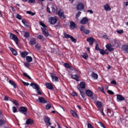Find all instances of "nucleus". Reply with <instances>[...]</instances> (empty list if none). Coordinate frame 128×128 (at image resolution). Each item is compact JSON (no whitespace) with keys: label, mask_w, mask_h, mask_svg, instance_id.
Instances as JSON below:
<instances>
[{"label":"nucleus","mask_w":128,"mask_h":128,"mask_svg":"<svg viewBox=\"0 0 128 128\" xmlns=\"http://www.w3.org/2000/svg\"><path fill=\"white\" fill-rule=\"evenodd\" d=\"M30 36L29 32H24V36L26 38H30Z\"/></svg>","instance_id":"35"},{"label":"nucleus","mask_w":128,"mask_h":128,"mask_svg":"<svg viewBox=\"0 0 128 128\" xmlns=\"http://www.w3.org/2000/svg\"><path fill=\"white\" fill-rule=\"evenodd\" d=\"M95 50H100V47H98V44H97L96 46Z\"/></svg>","instance_id":"55"},{"label":"nucleus","mask_w":128,"mask_h":128,"mask_svg":"<svg viewBox=\"0 0 128 128\" xmlns=\"http://www.w3.org/2000/svg\"><path fill=\"white\" fill-rule=\"evenodd\" d=\"M23 75L24 76L28 78V80H30L32 78H30V76L28 74H26L24 72H23Z\"/></svg>","instance_id":"38"},{"label":"nucleus","mask_w":128,"mask_h":128,"mask_svg":"<svg viewBox=\"0 0 128 128\" xmlns=\"http://www.w3.org/2000/svg\"><path fill=\"white\" fill-rule=\"evenodd\" d=\"M108 114L110 118H112V116H114V111H112V110L108 109Z\"/></svg>","instance_id":"19"},{"label":"nucleus","mask_w":128,"mask_h":128,"mask_svg":"<svg viewBox=\"0 0 128 128\" xmlns=\"http://www.w3.org/2000/svg\"><path fill=\"white\" fill-rule=\"evenodd\" d=\"M26 14H31L32 16H34L36 14V13L32 12V11H27Z\"/></svg>","instance_id":"48"},{"label":"nucleus","mask_w":128,"mask_h":128,"mask_svg":"<svg viewBox=\"0 0 128 128\" xmlns=\"http://www.w3.org/2000/svg\"><path fill=\"white\" fill-rule=\"evenodd\" d=\"M46 86L48 90H52V88H54L52 84L50 83H46Z\"/></svg>","instance_id":"23"},{"label":"nucleus","mask_w":128,"mask_h":128,"mask_svg":"<svg viewBox=\"0 0 128 128\" xmlns=\"http://www.w3.org/2000/svg\"><path fill=\"white\" fill-rule=\"evenodd\" d=\"M12 110L13 112L16 113V112H18V109H16V106H12Z\"/></svg>","instance_id":"44"},{"label":"nucleus","mask_w":128,"mask_h":128,"mask_svg":"<svg viewBox=\"0 0 128 128\" xmlns=\"http://www.w3.org/2000/svg\"><path fill=\"white\" fill-rule=\"evenodd\" d=\"M99 51H100V54H102V56H104V54H106V51H104V49L100 50Z\"/></svg>","instance_id":"41"},{"label":"nucleus","mask_w":128,"mask_h":128,"mask_svg":"<svg viewBox=\"0 0 128 128\" xmlns=\"http://www.w3.org/2000/svg\"><path fill=\"white\" fill-rule=\"evenodd\" d=\"M106 48L108 50V52H114V49L112 48V44H106Z\"/></svg>","instance_id":"13"},{"label":"nucleus","mask_w":128,"mask_h":128,"mask_svg":"<svg viewBox=\"0 0 128 128\" xmlns=\"http://www.w3.org/2000/svg\"><path fill=\"white\" fill-rule=\"evenodd\" d=\"M72 78H73V80H76V82H79L80 80H78V78H80V76H78V74H72Z\"/></svg>","instance_id":"21"},{"label":"nucleus","mask_w":128,"mask_h":128,"mask_svg":"<svg viewBox=\"0 0 128 128\" xmlns=\"http://www.w3.org/2000/svg\"><path fill=\"white\" fill-rule=\"evenodd\" d=\"M10 38L11 40H14L16 44H18V42L20 40H18V36H16V35L12 33L10 34Z\"/></svg>","instance_id":"1"},{"label":"nucleus","mask_w":128,"mask_h":128,"mask_svg":"<svg viewBox=\"0 0 128 128\" xmlns=\"http://www.w3.org/2000/svg\"><path fill=\"white\" fill-rule=\"evenodd\" d=\"M58 18L56 16L50 17L48 18V22L50 24H54L58 22Z\"/></svg>","instance_id":"2"},{"label":"nucleus","mask_w":128,"mask_h":128,"mask_svg":"<svg viewBox=\"0 0 128 128\" xmlns=\"http://www.w3.org/2000/svg\"><path fill=\"white\" fill-rule=\"evenodd\" d=\"M85 30H86V29L84 28V26H80V30L81 32H84Z\"/></svg>","instance_id":"58"},{"label":"nucleus","mask_w":128,"mask_h":128,"mask_svg":"<svg viewBox=\"0 0 128 128\" xmlns=\"http://www.w3.org/2000/svg\"><path fill=\"white\" fill-rule=\"evenodd\" d=\"M108 94H114V93L110 90H108Z\"/></svg>","instance_id":"60"},{"label":"nucleus","mask_w":128,"mask_h":128,"mask_svg":"<svg viewBox=\"0 0 128 128\" xmlns=\"http://www.w3.org/2000/svg\"><path fill=\"white\" fill-rule=\"evenodd\" d=\"M78 90H86V82H82L78 86Z\"/></svg>","instance_id":"3"},{"label":"nucleus","mask_w":128,"mask_h":128,"mask_svg":"<svg viewBox=\"0 0 128 128\" xmlns=\"http://www.w3.org/2000/svg\"><path fill=\"white\" fill-rule=\"evenodd\" d=\"M90 98H91L92 100H96L97 98H96V95H92V96H90Z\"/></svg>","instance_id":"57"},{"label":"nucleus","mask_w":128,"mask_h":128,"mask_svg":"<svg viewBox=\"0 0 128 128\" xmlns=\"http://www.w3.org/2000/svg\"><path fill=\"white\" fill-rule=\"evenodd\" d=\"M88 54H86V53H84V54L82 56V58L84 60H86V58H88Z\"/></svg>","instance_id":"56"},{"label":"nucleus","mask_w":128,"mask_h":128,"mask_svg":"<svg viewBox=\"0 0 128 128\" xmlns=\"http://www.w3.org/2000/svg\"><path fill=\"white\" fill-rule=\"evenodd\" d=\"M58 16H60L61 20L66 18V16H64V12L62 9H60L58 12Z\"/></svg>","instance_id":"4"},{"label":"nucleus","mask_w":128,"mask_h":128,"mask_svg":"<svg viewBox=\"0 0 128 128\" xmlns=\"http://www.w3.org/2000/svg\"><path fill=\"white\" fill-rule=\"evenodd\" d=\"M76 8L78 10H82L84 8V4L80 2L78 4Z\"/></svg>","instance_id":"9"},{"label":"nucleus","mask_w":128,"mask_h":128,"mask_svg":"<svg viewBox=\"0 0 128 128\" xmlns=\"http://www.w3.org/2000/svg\"><path fill=\"white\" fill-rule=\"evenodd\" d=\"M19 112L21 114H25V116H26V112H28V108L21 106L19 109Z\"/></svg>","instance_id":"5"},{"label":"nucleus","mask_w":128,"mask_h":128,"mask_svg":"<svg viewBox=\"0 0 128 128\" xmlns=\"http://www.w3.org/2000/svg\"><path fill=\"white\" fill-rule=\"evenodd\" d=\"M92 76L94 78V80H96L98 78V76L97 75V74L94 72L92 73Z\"/></svg>","instance_id":"34"},{"label":"nucleus","mask_w":128,"mask_h":128,"mask_svg":"<svg viewBox=\"0 0 128 128\" xmlns=\"http://www.w3.org/2000/svg\"><path fill=\"white\" fill-rule=\"evenodd\" d=\"M12 102H13V104H15L16 106H20V104H18V100H14L13 101H12Z\"/></svg>","instance_id":"37"},{"label":"nucleus","mask_w":128,"mask_h":128,"mask_svg":"<svg viewBox=\"0 0 128 128\" xmlns=\"http://www.w3.org/2000/svg\"><path fill=\"white\" fill-rule=\"evenodd\" d=\"M83 32H84L85 34H90V30H88L85 29Z\"/></svg>","instance_id":"50"},{"label":"nucleus","mask_w":128,"mask_h":128,"mask_svg":"<svg viewBox=\"0 0 128 128\" xmlns=\"http://www.w3.org/2000/svg\"><path fill=\"white\" fill-rule=\"evenodd\" d=\"M122 48L126 54H128V46L125 45L122 46Z\"/></svg>","instance_id":"29"},{"label":"nucleus","mask_w":128,"mask_h":128,"mask_svg":"<svg viewBox=\"0 0 128 128\" xmlns=\"http://www.w3.org/2000/svg\"><path fill=\"white\" fill-rule=\"evenodd\" d=\"M6 124V121L4 120H0V126H2V124Z\"/></svg>","instance_id":"40"},{"label":"nucleus","mask_w":128,"mask_h":128,"mask_svg":"<svg viewBox=\"0 0 128 128\" xmlns=\"http://www.w3.org/2000/svg\"><path fill=\"white\" fill-rule=\"evenodd\" d=\"M30 86L32 87L34 90H37L40 88V86H38V85L37 84L31 83Z\"/></svg>","instance_id":"18"},{"label":"nucleus","mask_w":128,"mask_h":128,"mask_svg":"<svg viewBox=\"0 0 128 128\" xmlns=\"http://www.w3.org/2000/svg\"><path fill=\"white\" fill-rule=\"evenodd\" d=\"M80 92L82 98H86V93L84 92V90H80Z\"/></svg>","instance_id":"31"},{"label":"nucleus","mask_w":128,"mask_h":128,"mask_svg":"<svg viewBox=\"0 0 128 128\" xmlns=\"http://www.w3.org/2000/svg\"><path fill=\"white\" fill-rule=\"evenodd\" d=\"M16 18H18V20H22V16L20 15L17 14L16 15Z\"/></svg>","instance_id":"59"},{"label":"nucleus","mask_w":128,"mask_h":128,"mask_svg":"<svg viewBox=\"0 0 128 128\" xmlns=\"http://www.w3.org/2000/svg\"><path fill=\"white\" fill-rule=\"evenodd\" d=\"M37 38H38V40H42V42H44L46 40V38H44V36H42V35L40 34L38 36Z\"/></svg>","instance_id":"32"},{"label":"nucleus","mask_w":128,"mask_h":128,"mask_svg":"<svg viewBox=\"0 0 128 128\" xmlns=\"http://www.w3.org/2000/svg\"><path fill=\"white\" fill-rule=\"evenodd\" d=\"M10 50L12 52L13 54H14V56H18V52H16V50L12 48H10Z\"/></svg>","instance_id":"27"},{"label":"nucleus","mask_w":128,"mask_h":128,"mask_svg":"<svg viewBox=\"0 0 128 128\" xmlns=\"http://www.w3.org/2000/svg\"><path fill=\"white\" fill-rule=\"evenodd\" d=\"M28 52H20L21 56L23 58H26V56H28Z\"/></svg>","instance_id":"24"},{"label":"nucleus","mask_w":128,"mask_h":128,"mask_svg":"<svg viewBox=\"0 0 128 128\" xmlns=\"http://www.w3.org/2000/svg\"><path fill=\"white\" fill-rule=\"evenodd\" d=\"M104 10H106V12H109L110 10H112V8H110V5H108V4H105L104 6Z\"/></svg>","instance_id":"15"},{"label":"nucleus","mask_w":128,"mask_h":128,"mask_svg":"<svg viewBox=\"0 0 128 128\" xmlns=\"http://www.w3.org/2000/svg\"><path fill=\"white\" fill-rule=\"evenodd\" d=\"M98 90L102 92H104V88L102 87H98Z\"/></svg>","instance_id":"53"},{"label":"nucleus","mask_w":128,"mask_h":128,"mask_svg":"<svg viewBox=\"0 0 128 128\" xmlns=\"http://www.w3.org/2000/svg\"><path fill=\"white\" fill-rule=\"evenodd\" d=\"M50 76L52 78V82H58V78L56 76H54V75H52V74H51Z\"/></svg>","instance_id":"22"},{"label":"nucleus","mask_w":128,"mask_h":128,"mask_svg":"<svg viewBox=\"0 0 128 128\" xmlns=\"http://www.w3.org/2000/svg\"><path fill=\"white\" fill-rule=\"evenodd\" d=\"M38 102H40V104H48V100L43 97L38 96V100H36Z\"/></svg>","instance_id":"6"},{"label":"nucleus","mask_w":128,"mask_h":128,"mask_svg":"<svg viewBox=\"0 0 128 128\" xmlns=\"http://www.w3.org/2000/svg\"><path fill=\"white\" fill-rule=\"evenodd\" d=\"M22 22L26 26H28V22H26V20H22Z\"/></svg>","instance_id":"49"},{"label":"nucleus","mask_w":128,"mask_h":128,"mask_svg":"<svg viewBox=\"0 0 128 128\" xmlns=\"http://www.w3.org/2000/svg\"><path fill=\"white\" fill-rule=\"evenodd\" d=\"M81 14H82V12H79L77 13V14H76V20H78V18L80 16Z\"/></svg>","instance_id":"47"},{"label":"nucleus","mask_w":128,"mask_h":128,"mask_svg":"<svg viewBox=\"0 0 128 128\" xmlns=\"http://www.w3.org/2000/svg\"><path fill=\"white\" fill-rule=\"evenodd\" d=\"M24 66H26V68H30V64L28 62H24Z\"/></svg>","instance_id":"42"},{"label":"nucleus","mask_w":128,"mask_h":128,"mask_svg":"<svg viewBox=\"0 0 128 128\" xmlns=\"http://www.w3.org/2000/svg\"><path fill=\"white\" fill-rule=\"evenodd\" d=\"M35 48L36 49V50H40V48H42V46H40V44H36L35 46Z\"/></svg>","instance_id":"36"},{"label":"nucleus","mask_w":128,"mask_h":128,"mask_svg":"<svg viewBox=\"0 0 128 128\" xmlns=\"http://www.w3.org/2000/svg\"><path fill=\"white\" fill-rule=\"evenodd\" d=\"M96 106L98 108L99 110H102V102L100 101H96Z\"/></svg>","instance_id":"12"},{"label":"nucleus","mask_w":128,"mask_h":128,"mask_svg":"<svg viewBox=\"0 0 128 128\" xmlns=\"http://www.w3.org/2000/svg\"><path fill=\"white\" fill-rule=\"evenodd\" d=\"M114 43L115 44H120V41H118L116 40H114Z\"/></svg>","instance_id":"61"},{"label":"nucleus","mask_w":128,"mask_h":128,"mask_svg":"<svg viewBox=\"0 0 128 128\" xmlns=\"http://www.w3.org/2000/svg\"><path fill=\"white\" fill-rule=\"evenodd\" d=\"M39 24H40V26H42L44 28H46V24H44V23L42 22H40Z\"/></svg>","instance_id":"51"},{"label":"nucleus","mask_w":128,"mask_h":128,"mask_svg":"<svg viewBox=\"0 0 128 128\" xmlns=\"http://www.w3.org/2000/svg\"><path fill=\"white\" fill-rule=\"evenodd\" d=\"M88 128H94V126L90 124H88Z\"/></svg>","instance_id":"63"},{"label":"nucleus","mask_w":128,"mask_h":128,"mask_svg":"<svg viewBox=\"0 0 128 128\" xmlns=\"http://www.w3.org/2000/svg\"><path fill=\"white\" fill-rule=\"evenodd\" d=\"M22 82H23L24 84L26 86H30V84H28V82H24V81H22Z\"/></svg>","instance_id":"62"},{"label":"nucleus","mask_w":128,"mask_h":128,"mask_svg":"<svg viewBox=\"0 0 128 128\" xmlns=\"http://www.w3.org/2000/svg\"><path fill=\"white\" fill-rule=\"evenodd\" d=\"M4 100H6V102L8 101V96H5L4 98Z\"/></svg>","instance_id":"64"},{"label":"nucleus","mask_w":128,"mask_h":128,"mask_svg":"<svg viewBox=\"0 0 128 128\" xmlns=\"http://www.w3.org/2000/svg\"><path fill=\"white\" fill-rule=\"evenodd\" d=\"M51 8L53 12H56V4H52Z\"/></svg>","instance_id":"20"},{"label":"nucleus","mask_w":128,"mask_h":128,"mask_svg":"<svg viewBox=\"0 0 128 128\" xmlns=\"http://www.w3.org/2000/svg\"><path fill=\"white\" fill-rule=\"evenodd\" d=\"M9 84H12V86H14V88H16V83H14V82L12 80H10Z\"/></svg>","instance_id":"30"},{"label":"nucleus","mask_w":128,"mask_h":128,"mask_svg":"<svg viewBox=\"0 0 128 128\" xmlns=\"http://www.w3.org/2000/svg\"><path fill=\"white\" fill-rule=\"evenodd\" d=\"M50 108H52V105H50V104H47L46 106V110H50Z\"/></svg>","instance_id":"45"},{"label":"nucleus","mask_w":128,"mask_h":128,"mask_svg":"<svg viewBox=\"0 0 128 128\" xmlns=\"http://www.w3.org/2000/svg\"><path fill=\"white\" fill-rule=\"evenodd\" d=\"M71 114L74 118H78V114L74 110H71Z\"/></svg>","instance_id":"33"},{"label":"nucleus","mask_w":128,"mask_h":128,"mask_svg":"<svg viewBox=\"0 0 128 128\" xmlns=\"http://www.w3.org/2000/svg\"><path fill=\"white\" fill-rule=\"evenodd\" d=\"M116 100L117 102H122V100H124V98L122 96L121 94H118L116 96Z\"/></svg>","instance_id":"11"},{"label":"nucleus","mask_w":128,"mask_h":128,"mask_svg":"<svg viewBox=\"0 0 128 128\" xmlns=\"http://www.w3.org/2000/svg\"><path fill=\"white\" fill-rule=\"evenodd\" d=\"M86 96H90V97L92 96L94 94V93L92 92V91L89 90H86Z\"/></svg>","instance_id":"16"},{"label":"nucleus","mask_w":128,"mask_h":128,"mask_svg":"<svg viewBox=\"0 0 128 128\" xmlns=\"http://www.w3.org/2000/svg\"><path fill=\"white\" fill-rule=\"evenodd\" d=\"M34 122V120H32L30 119V118H29V119H28L26 120V124H32Z\"/></svg>","instance_id":"26"},{"label":"nucleus","mask_w":128,"mask_h":128,"mask_svg":"<svg viewBox=\"0 0 128 128\" xmlns=\"http://www.w3.org/2000/svg\"><path fill=\"white\" fill-rule=\"evenodd\" d=\"M96 40L94 38L90 37L87 38L86 41L89 43L90 46H92L94 44V42Z\"/></svg>","instance_id":"10"},{"label":"nucleus","mask_w":128,"mask_h":128,"mask_svg":"<svg viewBox=\"0 0 128 128\" xmlns=\"http://www.w3.org/2000/svg\"><path fill=\"white\" fill-rule=\"evenodd\" d=\"M36 92L39 94V96H41L42 92L40 91V88H38V89H36Z\"/></svg>","instance_id":"52"},{"label":"nucleus","mask_w":128,"mask_h":128,"mask_svg":"<svg viewBox=\"0 0 128 128\" xmlns=\"http://www.w3.org/2000/svg\"><path fill=\"white\" fill-rule=\"evenodd\" d=\"M41 30H42V34H44L46 36H50L48 31L46 30V28H41Z\"/></svg>","instance_id":"14"},{"label":"nucleus","mask_w":128,"mask_h":128,"mask_svg":"<svg viewBox=\"0 0 128 128\" xmlns=\"http://www.w3.org/2000/svg\"><path fill=\"white\" fill-rule=\"evenodd\" d=\"M26 58L27 62H32V58L30 56H26Z\"/></svg>","instance_id":"25"},{"label":"nucleus","mask_w":128,"mask_h":128,"mask_svg":"<svg viewBox=\"0 0 128 128\" xmlns=\"http://www.w3.org/2000/svg\"><path fill=\"white\" fill-rule=\"evenodd\" d=\"M88 20H88V18L84 17L81 20L80 22L82 24H86L88 22Z\"/></svg>","instance_id":"8"},{"label":"nucleus","mask_w":128,"mask_h":128,"mask_svg":"<svg viewBox=\"0 0 128 128\" xmlns=\"http://www.w3.org/2000/svg\"><path fill=\"white\" fill-rule=\"evenodd\" d=\"M64 38H70V36H72L67 34L66 33H64Z\"/></svg>","instance_id":"43"},{"label":"nucleus","mask_w":128,"mask_h":128,"mask_svg":"<svg viewBox=\"0 0 128 128\" xmlns=\"http://www.w3.org/2000/svg\"><path fill=\"white\" fill-rule=\"evenodd\" d=\"M118 34H124V30H118L116 31Z\"/></svg>","instance_id":"54"},{"label":"nucleus","mask_w":128,"mask_h":128,"mask_svg":"<svg viewBox=\"0 0 128 128\" xmlns=\"http://www.w3.org/2000/svg\"><path fill=\"white\" fill-rule=\"evenodd\" d=\"M64 66L66 68H70V66L68 63H64Z\"/></svg>","instance_id":"39"},{"label":"nucleus","mask_w":128,"mask_h":128,"mask_svg":"<svg viewBox=\"0 0 128 128\" xmlns=\"http://www.w3.org/2000/svg\"><path fill=\"white\" fill-rule=\"evenodd\" d=\"M70 38L73 42H76V38H74L72 36H71Z\"/></svg>","instance_id":"46"},{"label":"nucleus","mask_w":128,"mask_h":128,"mask_svg":"<svg viewBox=\"0 0 128 128\" xmlns=\"http://www.w3.org/2000/svg\"><path fill=\"white\" fill-rule=\"evenodd\" d=\"M44 122L47 126H50L52 124V122H50V118L49 117L46 116L44 118Z\"/></svg>","instance_id":"7"},{"label":"nucleus","mask_w":128,"mask_h":128,"mask_svg":"<svg viewBox=\"0 0 128 128\" xmlns=\"http://www.w3.org/2000/svg\"><path fill=\"white\" fill-rule=\"evenodd\" d=\"M30 44L32 46H34V44H36V40L35 38H32L30 40Z\"/></svg>","instance_id":"17"},{"label":"nucleus","mask_w":128,"mask_h":128,"mask_svg":"<svg viewBox=\"0 0 128 128\" xmlns=\"http://www.w3.org/2000/svg\"><path fill=\"white\" fill-rule=\"evenodd\" d=\"M70 28L72 29V30H74V28H76V24H74V22H70Z\"/></svg>","instance_id":"28"}]
</instances>
